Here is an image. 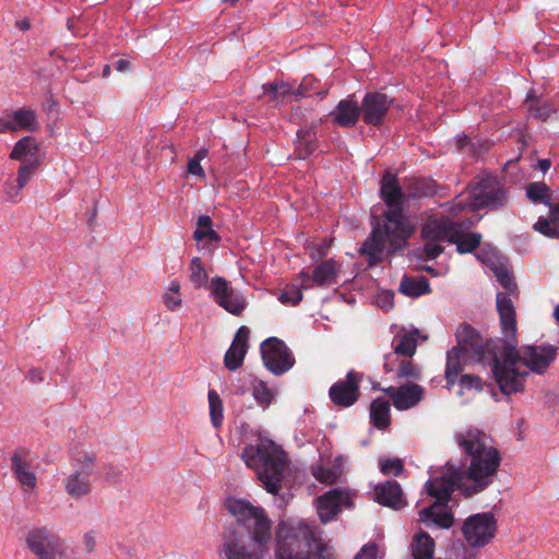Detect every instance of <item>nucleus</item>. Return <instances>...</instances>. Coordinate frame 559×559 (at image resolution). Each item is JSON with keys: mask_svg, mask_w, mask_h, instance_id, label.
I'll return each mask as SVG.
<instances>
[{"mask_svg": "<svg viewBox=\"0 0 559 559\" xmlns=\"http://www.w3.org/2000/svg\"><path fill=\"white\" fill-rule=\"evenodd\" d=\"M497 310L503 341H484L472 325L463 322L457 326V345L453 348H461L462 353L469 354L473 361L488 366L501 392L510 394L521 390L523 373L516 369L521 359L516 349V319L507 294H497Z\"/></svg>", "mask_w": 559, "mask_h": 559, "instance_id": "nucleus-1", "label": "nucleus"}, {"mask_svg": "<svg viewBox=\"0 0 559 559\" xmlns=\"http://www.w3.org/2000/svg\"><path fill=\"white\" fill-rule=\"evenodd\" d=\"M455 441L469 459L464 479L473 484L464 488V496L472 497L492 484L501 462L500 452L493 445L491 437L477 428L457 432Z\"/></svg>", "mask_w": 559, "mask_h": 559, "instance_id": "nucleus-2", "label": "nucleus"}, {"mask_svg": "<svg viewBox=\"0 0 559 559\" xmlns=\"http://www.w3.org/2000/svg\"><path fill=\"white\" fill-rule=\"evenodd\" d=\"M372 229L358 252L368 260L369 266L383 261L384 253L391 257L404 249L415 228L402 209L388 210L381 218L372 222Z\"/></svg>", "mask_w": 559, "mask_h": 559, "instance_id": "nucleus-3", "label": "nucleus"}, {"mask_svg": "<svg viewBox=\"0 0 559 559\" xmlns=\"http://www.w3.org/2000/svg\"><path fill=\"white\" fill-rule=\"evenodd\" d=\"M241 459L248 467L257 472L269 493L277 495L281 491L287 460L275 442L263 439L257 444H249L243 449Z\"/></svg>", "mask_w": 559, "mask_h": 559, "instance_id": "nucleus-4", "label": "nucleus"}, {"mask_svg": "<svg viewBox=\"0 0 559 559\" xmlns=\"http://www.w3.org/2000/svg\"><path fill=\"white\" fill-rule=\"evenodd\" d=\"M276 559H333L328 547L318 542L308 525L281 522L276 531Z\"/></svg>", "mask_w": 559, "mask_h": 559, "instance_id": "nucleus-5", "label": "nucleus"}, {"mask_svg": "<svg viewBox=\"0 0 559 559\" xmlns=\"http://www.w3.org/2000/svg\"><path fill=\"white\" fill-rule=\"evenodd\" d=\"M226 506L237 521L236 524H230L227 527H240L249 539L266 547L272 538V523L266 512L262 508L240 499L228 500Z\"/></svg>", "mask_w": 559, "mask_h": 559, "instance_id": "nucleus-6", "label": "nucleus"}, {"mask_svg": "<svg viewBox=\"0 0 559 559\" xmlns=\"http://www.w3.org/2000/svg\"><path fill=\"white\" fill-rule=\"evenodd\" d=\"M219 554L226 559H260L265 546L249 539L240 527H225Z\"/></svg>", "mask_w": 559, "mask_h": 559, "instance_id": "nucleus-7", "label": "nucleus"}, {"mask_svg": "<svg viewBox=\"0 0 559 559\" xmlns=\"http://www.w3.org/2000/svg\"><path fill=\"white\" fill-rule=\"evenodd\" d=\"M507 200V193L496 177L485 175L472 187L469 206L473 210L497 209Z\"/></svg>", "mask_w": 559, "mask_h": 559, "instance_id": "nucleus-8", "label": "nucleus"}, {"mask_svg": "<svg viewBox=\"0 0 559 559\" xmlns=\"http://www.w3.org/2000/svg\"><path fill=\"white\" fill-rule=\"evenodd\" d=\"M395 99L382 92H367L360 104L361 119L365 124L382 128L388 121L389 114Z\"/></svg>", "mask_w": 559, "mask_h": 559, "instance_id": "nucleus-9", "label": "nucleus"}, {"mask_svg": "<svg viewBox=\"0 0 559 559\" xmlns=\"http://www.w3.org/2000/svg\"><path fill=\"white\" fill-rule=\"evenodd\" d=\"M496 531V519L489 512L468 516L462 527L464 538L472 547H484L489 544Z\"/></svg>", "mask_w": 559, "mask_h": 559, "instance_id": "nucleus-10", "label": "nucleus"}, {"mask_svg": "<svg viewBox=\"0 0 559 559\" xmlns=\"http://www.w3.org/2000/svg\"><path fill=\"white\" fill-rule=\"evenodd\" d=\"M26 544L39 559L62 557V539L45 526L32 528L26 536Z\"/></svg>", "mask_w": 559, "mask_h": 559, "instance_id": "nucleus-11", "label": "nucleus"}, {"mask_svg": "<svg viewBox=\"0 0 559 559\" xmlns=\"http://www.w3.org/2000/svg\"><path fill=\"white\" fill-rule=\"evenodd\" d=\"M261 355L264 366L276 376L285 373L295 364L287 345L277 337H269L261 344Z\"/></svg>", "mask_w": 559, "mask_h": 559, "instance_id": "nucleus-12", "label": "nucleus"}, {"mask_svg": "<svg viewBox=\"0 0 559 559\" xmlns=\"http://www.w3.org/2000/svg\"><path fill=\"white\" fill-rule=\"evenodd\" d=\"M209 289L213 300L228 313L240 316L245 310L246 298L241 293L235 290L224 277H212Z\"/></svg>", "mask_w": 559, "mask_h": 559, "instance_id": "nucleus-13", "label": "nucleus"}, {"mask_svg": "<svg viewBox=\"0 0 559 559\" xmlns=\"http://www.w3.org/2000/svg\"><path fill=\"white\" fill-rule=\"evenodd\" d=\"M476 259L495 274L499 284L509 293L516 288L514 277L509 269L508 260L490 246H484L475 253Z\"/></svg>", "mask_w": 559, "mask_h": 559, "instance_id": "nucleus-14", "label": "nucleus"}, {"mask_svg": "<svg viewBox=\"0 0 559 559\" xmlns=\"http://www.w3.org/2000/svg\"><path fill=\"white\" fill-rule=\"evenodd\" d=\"M361 376L355 371L349 370L344 380L336 381L329 390V397L332 403L342 408L353 406L360 396Z\"/></svg>", "mask_w": 559, "mask_h": 559, "instance_id": "nucleus-15", "label": "nucleus"}, {"mask_svg": "<svg viewBox=\"0 0 559 559\" xmlns=\"http://www.w3.org/2000/svg\"><path fill=\"white\" fill-rule=\"evenodd\" d=\"M464 473L455 471L448 477H437L426 483L427 492L429 496L436 498L435 503H448L451 495L455 490L464 493V488L468 487L464 483Z\"/></svg>", "mask_w": 559, "mask_h": 559, "instance_id": "nucleus-16", "label": "nucleus"}, {"mask_svg": "<svg viewBox=\"0 0 559 559\" xmlns=\"http://www.w3.org/2000/svg\"><path fill=\"white\" fill-rule=\"evenodd\" d=\"M383 391L391 397L394 407L399 411L415 407L424 396V389L414 382L400 386H389Z\"/></svg>", "mask_w": 559, "mask_h": 559, "instance_id": "nucleus-17", "label": "nucleus"}, {"mask_svg": "<svg viewBox=\"0 0 559 559\" xmlns=\"http://www.w3.org/2000/svg\"><path fill=\"white\" fill-rule=\"evenodd\" d=\"M360 109V104L354 96H348L341 99L328 117L333 124L340 128H353L361 118Z\"/></svg>", "mask_w": 559, "mask_h": 559, "instance_id": "nucleus-18", "label": "nucleus"}, {"mask_svg": "<svg viewBox=\"0 0 559 559\" xmlns=\"http://www.w3.org/2000/svg\"><path fill=\"white\" fill-rule=\"evenodd\" d=\"M558 348L554 345H526V368L537 374H544L557 357Z\"/></svg>", "mask_w": 559, "mask_h": 559, "instance_id": "nucleus-19", "label": "nucleus"}, {"mask_svg": "<svg viewBox=\"0 0 559 559\" xmlns=\"http://www.w3.org/2000/svg\"><path fill=\"white\" fill-rule=\"evenodd\" d=\"M250 330L246 325H241L236 332L231 345L224 356V365L228 370H236L243 364V359L248 349Z\"/></svg>", "mask_w": 559, "mask_h": 559, "instance_id": "nucleus-20", "label": "nucleus"}, {"mask_svg": "<svg viewBox=\"0 0 559 559\" xmlns=\"http://www.w3.org/2000/svg\"><path fill=\"white\" fill-rule=\"evenodd\" d=\"M558 109L551 99L544 94H537L535 90L526 94V118H534L546 122L557 114Z\"/></svg>", "mask_w": 559, "mask_h": 559, "instance_id": "nucleus-21", "label": "nucleus"}, {"mask_svg": "<svg viewBox=\"0 0 559 559\" xmlns=\"http://www.w3.org/2000/svg\"><path fill=\"white\" fill-rule=\"evenodd\" d=\"M347 500L340 489H331L317 499L318 514L322 523H329L341 512V504Z\"/></svg>", "mask_w": 559, "mask_h": 559, "instance_id": "nucleus-22", "label": "nucleus"}, {"mask_svg": "<svg viewBox=\"0 0 559 559\" xmlns=\"http://www.w3.org/2000/svg\"><path fill=\"white\" fill-rule=\"evenodd\" d=\"M27 455L28 453L24 450L15 451L11 456V468L21 486L25 490H32L36 486L37 478Z\"/></svg>", "mask_w": 559, "mask_h": 559, "instance_id": "nucleus-23", "label": "nucleus"}, {"mask_svg": "<svg viewBox=\"0 0 559 559\" xmlns=\"http://www.w3.org/2000/svg\"><path fill=\"white\" fill-rule=\"evenodd\" d=\"M374 501L395 510L406 506L402 488L396 480H386L384 484L376 486Z\"/></svg>", "mask_w": 559, "mask_h": 559, "instance_id": "nucleus-24", "label": "nucleus"}, {"mask_svg": "<svg viewBox=\"0 0 559 559\" xmlns=\"http://www.w3.org/2000/svg\"><path fill=\"white\" fill-rule=\"evenodd\" d=\"M380 193L389 210L402 209L406 199L396 176L390 171H386L381 179Z\"/></svg>", "mask_w": 559, "mask_h": 559, "instance_id": "nucleus-25", "label": "nucleus"}, {"mask_svg": "<svg viewBox=\"0 0 559 559\" xmlns=\"http://www.w3.org/2000/svg\"><path fill=\"white\" fill-rule=\"evenodd\" d=\"M455 227L456 223L452 222L449 217L428 219L421 228V236L426 241L431 242L448 240Z\"/></svg>", "mask_w": 559, "mask_h": 559, "instance_id": "nucleus-26", "label": "nucleus"}, {"mask_svg": "<svg viewBox=\"0 0 559 559\" xmlns=\"http://www.w3.org/2000/svg\"><path fill=\"white\" fill-rule=\"evenodd\" d=\"M64 490L73 499H81L92 492V480L91 475L83 471L73 469L64 480Z\"/></svg>", "mask_w": 559, "mask_h": 559, "instance_id": "nucleus-27", "label": "nucleus"}, {"mask_svg": "<svg viewBox=\"0 0 559 559\" xmlns=\"http://www.w3.org/2000/svg\"><path fill=\"white\" fill-rule=\"evenodd\" d=\"M468 358H471L469 354L462 353L461 348H452L448 352L444 371L447 389H452L456 383L457 378L463 372L464 365Z\"/></svg>", "mask_w": 559, "mask_h": 559, "instance_id": "nucleus-28", "label": "nucleus"}, {"mask_svg": "<svg viewBox=\"0 0 559 559\" xmlns=\"http://www.w3.org/2000/svg\"><path fill=\"white\" fill-rule=\"evenodd\" d=\"M447 503H433L432 506L423 509L419 512V521L429 525L433 523L440 527L449 528L452 526L454 518L453 514L443 509Z\"/></svg>", "mask_w": 559, "mask_h": 559, "instance_id": "nucleus-29", "label": "nucleus"}, {"mask_svg": "<svg viewBox=\"0 0 559 559\" xmlns=\"http://www.w3.org/2000/svg\"><path fill=\"white\" fill-rule=\"evenodd\" d=\"M417 331L415 332H408L403 335H401L397 340V343L394 346V353L388 354L384 356V364L383 369L386 373L394 371L393 365L390 362V359L394 357L395 355H404L407 357H412L417 347V338H416Z\"/></svg>", "mask_w": 559, "mask_h": 559, "instance_id": "nucleus-30", "label": "nucleus"}, {"mask_svg": "<svg viewBox=\"0 0 559 559\" xmlns=\"http://www.w3.org/2000/svg\"><path fill=\"white\" fill-rule=\"evenodd\" d=\"M481 239L483 236L479 233H463L455 227L448 241L456 246V251L460 254H466L479 248Z\"/></svg>", "mask_w": 559, "mask_h": 559, "instance_id": "nucleus-31", "label": "nucleus"}, {"mask_svg": "<svg viewBox=\"0 0 559 559\" xmlns=\"http://www.w3.org/2000/svg\"><path fill=\"white\" fill-rule=\"evenodd\" d=\"M317 150V134L311 129H300L297 131L295 140V156L298 159L308 158Z\"/></svg>", "mask_w": 559, "mask_h": 559, "instance_id": "nucleus-32", "label": "nucleus"}, {"mask_svg": "<svg viewBox=\"0 0 559 559\" xmlns=\"http://www.w3.org/2000/svg\"><path fill=\"white\" fill-rule=\"evenodd\" d=\"M534 229L549 238H559V202L549 205V216L539 217Z\"/></svg>", "mask_w": 559, "mask_h": 559, "instance_id": "nucleus-33", "label": "nucleus"}, {"mask_svg": "<svg viewBox=\"0 0 559 559\" xmlns=\"http://www.w3.org/2000/svg\"><path fill=\"white\" fill-rule=\"evenodd\" d=\"M370 421L378 429H385L391 424L390 403L381 397L372 401L370 405Z\"/></svg>", "mask_w": 559, "mask_h": 559, "instance_id": "nucleus-34", "label": "nucleus"}, {"mask_svg": "<svg viewBox=\"0 0 559 559\" xmlns=\"http://www.w3.org/2000/svg\"><path fill=\"white\" fill-rule=\"evenodd\" d=\"M400 293L407 297H420L431 292L430 284L427 277H408L404 276L400 283Z\"/></svg>", "mask_w": 559, "mask_h": 559, "instance_id": "nucleus-35", "label": "nucleus"}, {"mask_svg": "<svg viewBox=\"0 0 559 559\" xmlns=\"http://www.w3.org/2000/svg\"><path fill=\"white\" fill-rule=\"evenodd\" d=\"M414 559H431L435 552V540L426 532L417 534L412 543Z\"/></svg>", "mask_w": 559, "mask_h": 559, "instance_id": "nucleus-36", "label": "nucleus"}, {"mask_svg": "<svg viewBox=\"0 0 559 559\" xmlns=\"http://www.w3.org/2000/svg\"><path fill=\"white\" fill-rule=\"evenodd\" d=\"M336 282V263L325 260L317 265L312 272V283L317 286L332 285Z\"/></svg>", "mask_w": 559, "mask_h": 559, "instance_id": "nucleus-37", "label": "nucleus"}, {"mask_svg": "<svg viewBox=\"0 0 559 559\" xmlns=\"http://www.w3.org/2000/svg\"><path fill=\"white\" fill-rule=\"evenodd\" d=\"M16 130H26L34 132L39 128L37 115L33 109L21 108L11 115Z\"/></svg>", "mask_w": 559, "mask_h": 559, "instance_id": "nucleus-38", "label": "nucleus"}, {"mask_svg": "<svg viewBox=\"0 0 559 559\" xmlns=\"http://www.w3.org/2000/svg\"><path fill=\"white\" fill-rule=\"evenodd\" d=\"M526 198L536 204H551V191L545 182H530L526 185Z\"/></svg>", "mask_w": 559, "mask_h": 559, "instance_id": "nucleus-39", "label": "nucleus"}, {"mask_svg": "<svg viewBox=\"0 0 559 559\" xmlns=\"http://www.w3.org/2000/svg\"><path fill=\"white\" fill-rule=\"evenodd\" d=\"M197 241L209 239L213 242L221 240V236L212 228V219L209 215H201L197 221V229L193 233Z\"/></svg>", "mask_w": 559, "mask_h": 559, "instance_id": "nucleus-40", "label": "nucleus"}, {"mask_svg": "<svg viewBox=\"0 0 559 559\" xmlns=\"http://www.w3.org/2000/svg\"><path fill=\"white\" fill-rule=\"evenodd\" d=\"M97 455L92 451H80L71 460L73 469L83 471L88 475H93L95 471Z\"/></svg>", "mask_w": 559, "mask_h": 559, "instance_id": "nucleus-41", "label": "nucleus"}, {"mask_svg": "<svg viewBox=\"0 0 559 559\" xmlns=\"http://www.w3.org/2000/svg\"><path fill=\"white\" fill-rule=\"evenodd\" d=\"M37 151V144L34 138L24 136L19 140L13 150L10 153V158L16 160H23L26 156H35Z\"/></svg>", "mask_w": 559, "mask_h": 559, "instance_id": "nucleus-42", "label": "nucleus"}, {"mask_svg": "<svg viewBox=\"0 0 559 559\" xmlns=\"http://www.w3.org/2000/svg\"><path fill=\"white\" fill-rule=\"evenodd\" d=\"M209 406H210V417L211 423L214 428H219L223 424V402L215 390H210L207 393Z\"/></svg>", "mask_w": 559, "mask_h": 559, "instance_id": "nucleus-43", "label": "nucleus"}, {"mask_svg": "<svg viewBox=\"0 0 559 559\" xmlns=\"http://www.w3.org/2000/svg\"><path fill=\"white\" fill-rule=\"evenodd\" d=\"M190 282L193 284L194 288L202 287L207 280L206 271L202 264V261L199 257H194L190 261Z\"/></svg>", "mask_w": 559, "mask_h": 559, "instance_id": "nucleus-44", "label": "nucleus"}, {"mask_svg": "<svg viewBox=\"0 0 559 559\" xmlns=\"http://www.w3.org/2000/svg\"><path fill=\"white\" fill-rule=\"evenodd\" d=\"M397 379L419 380L421 377L420 368L411 359H402L396 369Z\"/></svg>", "mask_w": 559, "mask_h": 559, "instance_id": "nucleus-45", "label": "nucleus"}, {"mask_svg": "<svg viewBox=\"0 0 559 559\" xmlns=\"http://www.w3.org/2000/svg\"><path fill=\"white\" fill-rule=\"evenodd\" d=\"M302 288L298 284H289L281 293L278 300L283 305L297 306L302 300Z\"/></svg>", "mask_w": 559, "mask_h": 559, "instance_id": "nucleus-46", "label": "nucleus"}, {"mask_svg": "<svg viewBox=\"0 0 559 559\" xmlns=\"http://www.w3.org/2000/svg\"><path fill=\"white\" fill-rule=\"evenodd\" d=\"M38 163L36 160H28L22 164L17 171V190L23 189L29 181L32 176L36 173Z\"/></svg>", "mask_w": 559, "mask_h": 559, "instance_id": "nucleus-47", "label": "nucleus"}, {"mask_svg": "<svg viewBox=\"0 0 559 559\" xmlns=\"http://www.w3.org/2000/svg\"><path fill=\"white\" fill-rule=\"evenodd\" d=\"M252 395L257 402L266 405L270 404L274 397L273 391L263 381H259L253 385Z\"/></svg>", "mask_w": 559, "mask_h": 559, "instance_id": "nucleus-48", "label": "nucleus"}, {"mask_svg": "<svg viewBox=\"0 0 559 559\" xmlns=\"http://www.w3.org/2000/svg\"><path fill=\"white\" fill-rule=\"evenodd\" d=\"M404 469L403 463L400 459H385L380 461V471L384 475L399 476Z\"/></svg>", "mask_w": 559, "mask_h": 559, "instance_id": "nucleus-49", "label": "nucleus"}, {"mask_svg": "<svg viewBox=\"0 0 559 559\" xmlns=\"http://www.w3.org/2000/svg\"><path fill=\"white\" fill-rule=\"evenodd\" d=\"M462 390H483V381L478 376L474 374H462L459 380Z\"/></svg>", "mask_w": 559, "mask_h": 559, "instance_id": "nucleus-50", "label": "nucleus"}, {"mask_svg": "<svg viewBox=\"0 0 559 559\" xmlns=\"http://www.w3.org/2000/svg\"><path fill=\"white\" fill-rule=\"evenodd\" d=\"M302 85V88L308 92L309 95L312 93H316L320 96V98H324L326 95V91H318L319 81L312 76V75H306L304 76L302 81L300 82Z\"/></svg>", "mask_w": 559, "mask_h": 559, "instance_id": "nucleus-51", "label": "nucleus"}, {"mask_svg": "<svg viewBox=\"0 0 559 559\" xmlns=\"http://www.w3.org/2000/svg\"><path fill=\"white\" fill-rule=\"evenodd\" d=\"M313 475L319 481L324 484H334L338 477L334 469L325 467H319Z\"/></svg>", "mask_w": 559, "mask_h": 559, "instance_id": "nucleus-52", "label": "nucleus"}, {"mask_svg": "<svg viewBox=\"0 0 559 559\" xmlns=\"http://www.w3.org/2000/svg\"><path fill=\"white\" fill-rule=\"evenodd\" d=\"M526 162H528V166L531 169L538 170L542 174H546L550 169V166H551L550 159H548V158L538 159V158H534L533 155H530L528 157H526Z\"/></svg>", "mask_w": 559, "mask_h": 559, "instance_id": "nucleus-53", "label": "nucleus"}, {"mask_svg": "<svg viewBox=\"0 0 559 559\" xmlns=\"http://www.w3.org/2000/svg\"><path fill=\"white\" fill-rule=\"evenodd\" d=\"M262 88H263V94L265 96H269L270 102L276 103V104L284 102L281 96L280 90L277 87V82H271V83L264 84L262 86Z\"/></svg>", "mask_w": 559, "mask_h": 559, "instance_id": "nucleus-54", "label": "nucleus"}, {"mask_svg": "<svg viewBox=\"0 0 559 559\" xmlns=\"http://www.w3.org/2000/svg\"><path fill=\"white\" fill-rule=\"evenodd\" d=\"M97 536H98V534L94 530H91V531L86 532L82 536V544L84 546L85 552L92 554V552H94L96 550Z\"/></svg>", "mask_w": 559, "mask_h": 559, "instance_id": "nucleus-55", "label": "nucleus"}, {"mask_svg": "<svg viewBox=\"0 0 559 559\" xmlns=\"http://www.w3.org/2000/svg\"><path fill=\"white\" fill-rule=\"evenodd\" d=\"M378 547L376 544H367L355 555L354 559H377Z\"/></svg>", "mask_w": 559, "mask_h": 559, "instance_id": "nucleus-56", "label": "nucleus"}, {"mask_svg": "<svg viewBox=\"0 0 559 559\" xmlns=\"http://www.w3.org/2000/svg\"><path fill=\"white\" fill-rule=\"evenodd\" d=\"M424 252L427 260H435L443 252V247L437 242L428 241L424 248Z\"/></svg>", "mask_w": 559, "mask_h": 559, "instance_id": "nucleus-57", "label": "nucleus"}, {"mask_svg": "<svg viewBox=\"0 0 559 559\" xmlns=\"http://www.w3.org/2000/svg\"><path fill=\"white\" fill-rule=\"evenodd\" d=\"M188 173L193 176L201 177V178H204V176H205L204 170L201 166V163L198 162V159H193V158H191L188 163Z\"/></svg>", "mask_w": 559, "mask_h": 559, "instance_id": "nucleus-58", "label": "nucleus"}, {"mask_svg": "<svg viewBox=\"0 0 559 559\" xmlns=\"http://www.w3.org/2000/svg\"><path fill=\"white\" fill-rule=\"evenodd\" d=\"M164 302L169 310H175L181 305V298L167 293L164 295Z\"/></svg>", "mask_w": 559, "mask_h": 559, "instance_id": "nucleus-59", "label": "nucleus"}, {"mask_svg": "<svg viewBox=\"0 0 559 559\" xmlns=\"http://www.w3.org/2000/svg\"><path fill=\"white\" fill-rule=\"evenodd\" d=\"M27 378L33 383H40L44 381V372L38 368H32L27 373Z\"/></svg>", "mask_w": 559, "mask_h": 559, "instance_id": "nucleus-60", "label": "nucleus"}, {"mask_svg": "<svg viewBox=\"0 0 559 559\" xmlns=\"http://www.w3.org/2000/svg\"><path fill=\"white\" fill-rule=\"evenodd\" d=\"M5 187H7L5 193L8 195V199L12 202H16V198L20 194V190H17V185L14 186L13 182H10V183L8 182V183H5Z\"/></svg>", "mask_w": 559, "mask_h": 559, "instance_id": "nucleus-61", "label": "nucleus"}, {"mask_svg": "<svg viewBox=\"0 0 559 559\" xmlns=\"http://www.w3.org/2000/svg\"><path fill=\"white\" fill-rule=\"evenodd\" d=\"M277 87L280 90V93H281V96L283 98V100H285V98L287 96H293V92H294V88L290 84L288 83H277Z\"/></svg>", "mask_w": 559, "mask_h": 559, "instance_id": "nucleus-62", "label": "nucleus"}, {"mask_svg": "<svg viewBox=\"0 0 559 559\" xmlns=\"http://www.w3.org/2000/svg\"><path fill=\"white\" fill-rule=\"evenodd\" d=\"M299 278L301 280L299 286L302 288V289H309L311 287V284L310 282L312 281V276L310 277L309 273H307L306 271H301L299 274H298Z\"/></svg>", "mask_w": 559, "mask_h": 559, "instance_id": "nucleus-63", "label": "nucleus"}, {"mask_svg": "<svg viewBox=\"0 0 559 559\" xmlns=\"http://www.w3.org/2000/svg\"><path fill=\"white\" fill-rule=\"evenodd\" d=\"M15 124L13 120L0 119V133L14 132Z\"/></svg>", "mask_w": 559, "mask_h": 559, "instance_id": "nucleus-64", "label": "nucleus"}]
</instances>
